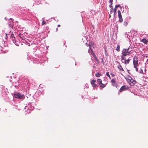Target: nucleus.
I'll return each mask as SVG.
<instances>
[{"mask_svg": "<svg viewBox=\"0 0 148 148\" xmlns=\"http://www.w3.org/2000/svg\"><path fill=\"white\" fill-rule=\"evenodd\" d=\"M116 10H117V8H115L113 10L114 12V17L115 16L116 14Z\"/></svg>", "mask_w": 148, "mask_h": 148, "instance_id": "obj_17", "label": "nucleus"}, {"mask_svg": "<svg viewBox=\"0 0 148 148\" xmlns=\"http://www.w3.org/2000/svg\"><path fill=\"white\" fill-rule=\"evenodd\" d=\"M138 60L136 56H135L133 58V63L134 66H138Z\"/></svg>", "mask_w": 148, "mask_h": 148, "instance_id": "obj_2", "label": "nucleus"}, {"mask_svg": "<svg viewBox=\"0 0 148 148\" xmlns=\"http://www.w3.org/2000/svg\"><path fill=\"white\" fill-rule=\"evenodd\" d=\"M111 14H110V15H109V18H110V17H111Z\"/></svg>", "mask_w": 148, "mask_h": 148, "instance_id": "obj_35", "label": "nucleus"}, {"mask_svg": "<svg viewBox=\"0 0 148 148\" xmlns=\"http://www.w3.org/2000/svg\"><path fill=\"white\" fill-rule=\"evenodd\" d=\"M97 82L101 87L104 88L106 86V84H103L102 83V80L100 79H97Z\"/></svg>", "mask_w": 148, "mask_h": 148, "instance_id": "obj_4", "label": "nucleus"}, {"mask_svg": "<svg viewBox=\"0 0 148 148\" xmlns=\"http://www.w3.org/2000/svg\"><path fill=\"white\" fill-rule=\"evenodd\" d=\"M60 24H59L58 25V27H60Z\"/></svg>", "mask_w": 148, "mask_h": 148, "instance_id": "obj_34", "label": "nucleus"}, {"mask_svg": "<svg viewBox=\"0 0 148 148\" xmlns=\"http://www.w3.org/2000/svg\"><path fill=\"white\" fill-rule=\"evenodd\" d=\"M112 85L114 86H116V82H115V83H112Z\"/></svg>", "mask_w": 148, "mask_h": 148, "instance_id": "obj_31", "label": "nucleus"}, {"mask_svg": "<svg viewBox=\"0 0 148 148\" xmlns=\"http://www.w3.org/2000/svg\"><path fill=\"white\" fill-rule=\"evenodd\" d=\"M132 79H133L132 78L130 77H128L126 79V80L127 82L130 81V80H132Z\"/></svg>", "mask_w": 148, "mask_h": 148, "instance_id": "obj_18", "label": "nucleus"}, {"mask_svg": "<svg viewBox=\"0 0 148 148\" xmlns=\"http://www.w3.org/2000/svg\"><path fill=\"white\" fill-rule=\"evenodd\" d=\"M130 59H128L127 60H126L125 58V61L124 62V64H127L129 63Z\"/></svg>", "mask_w": 148, "mask_h": 148, "instance_id": "obj_14", "label": "nucleus"}, {"mask_svg": "<svg viewBox=\"0 0 148 148\" xmlns=\"http://www.w3.org/2000/svg\"><path fill=\"white\" fill-rule=\"evenodd\" d=\"M129 88L128 86L127 85H124L122 86L120 89L119 91L120 92H122L123 91H125L127 90Z\"/></svg>", "mask_w": 148, "mask_h": 148, "instance_id": "obj_5", "label": "nucleus"}, {"mask_svg": "<svg viewBox=\"0 0 148 148\" xmlns=\"http://www.w3.org/2000/svg\"><path fill=\"white\" fill-rule=\"evenodd\" d=\"M101 75L99 73H97L95 74V76L97 77H99Z\"/></svg>", "mask_w": 148, "mask_h": 148, "instance_id": "obj_21", "label": "nucleus"}, {"mask_svg": "<svg viewBox=\"0 0 148 148\" xmlns=\"http://www.w3.org/2000/svg\"><path fill=\"white\" fill-rule=\"evenodd\" d=\"M113 0H109L108 2L110 3V4L112 5L113 3Z\"/></svg>", "mask_w": 148, "mask_h": 148, "instance_id": "obj_26", "label": "nucleus"}, {"mask_svg": "<svg viewBox=\"0 0 148 148\" xmlns=\"http://www.w3.org/2000/svg\"><path fill=\"white\" fill-rule=\"evenodd\" d=\"M118 7H120L121 8H122V7L120 5H115V8H117Z\"/></svg>", "mask_w": 148, "mask_h": 148, "instance_id": "obj_24", "label": "nucleus"}, {"mask_svg": "<svg viewBox=\"0 0 148 148\" xmlns=\"http://www.w3.org/2000/svg\"><path fill=\"white\" fill-rule=\"evenodd\" d=\"M18 35L19 36L22 40H24L25 38V37L23 34H20Z\"/></svg>", "mask_w": 148, "mask_h": 148, "instance_id": "obj_15", "label": "nucleus"}, {"mask_svg": "<svg viewBox=\"0 0 148 148\" xmlns=\"http://www.w3.org/2000/svg\"><path fill=\"white\" fill-rule=\"evenodd\" d=\"M111 82L112 83H115V82H116V81L115 80V79L114 78L112 79L111 80Z\"/></svg>", "mask_w": 148, "mask_h": 148, "instance_id": "obj_23", "label": "nucleus"}, {"mask_svg": "<svg viewBox=\"0 0 148 148\" xmlns=\"http://www.w3.org/2000/svg\"><path fill=\"white\" fill-rule=\"evenodd\" d=\"M106 75L109 77V78L111 79V77L109 73L108 72H107L106 73Z\"/></svg>", "mask_w": 148, "mask_h": 148, "instance_id": "obj_22", "label": "nucleus"}, {"mask_svg": "<svg viewBox=\"0 0 148 148\" xmlns=\"http://www.w3.org/2000/svg\"><path fill=\"white\" fill-rule=\"evenodd\" d=\"M123 25L125 26H127V22L126 21L124 22L123 23Z\"/></svg>", "mask_w": 148, "mask_h": 148, "instance_id": "obj_27", "label": "nucleus"}, {"mask_svg": "<svg viewBox=\"0 0 148 148\" xmlns=\"http://www.w3.org/2000/svg\"><path fill=\"white\" fill-rule=\"evenodd\" d=\"M93 87H97V85L96 84H95L92 85Z\"/></svg>", "mask_w": 148, "mask_h": 148, "instance_id": "obj_28", "label": "nucleus"}, {"mask_svg": "<svg viewBox=\"0 0 148 148\" xmlns=\"http://www.w3.org/2000/svg\"><path fill=\"white\" fill-rule=\"evenodd\" d=\"M134 67L136 71H138V66H134Z\"/></svg>", "mask_w": 148, "mask_h": 148, "instance_id": "obj_30", "label": "nucleus"}, {"mask_svg": "<svg viewBox=\"0 0 148 148\" xmlns=\"http://www.w3.org/2000/svg\"><path fill=\"white\" fill-rule=\"evenodd\" d=\"M10 38L11 40L12 41L13 43H14V44L16 42L15 38L12 33L11 34L10 36Z\"/></svg>", "mask_w": 148, "mask_h": 148, "instance_id": "obj_9", "label": "nucleus"}, {"mask_svg": "<svg viewBox=\"0 0 148 148\" xmlns=\"http://www.w3.org/2000/svg\"><path fill=\"white\" fill-rule=\"evenodd\" d=\"M118 17L119 18V22L120 23H121L123 22V21L121 13V11L120 10H118Z\"/></svg>", "mask_w": 148, "mask_h": 148, "instance_id": "obj_7", "label": "nucleus"}, {"mask_svg": "<svg viewBox=\"0 0 148 148\" xmlns=\"http://www.w3.org/2000/svg\"><path fill=\"white\" fill-rule=\"evenodd\" d=\"M109 7L110 8V14H112L113 12V10L114 9L113 8V6H112V5L110 4Z\"/></svg>", "mask_w": 148, "mask_h": 148, "instance_id": "obj_13", "label": "nucleus"}, {"mask_svg": "<svg viewBox=\"0 0 148 148\" xmlns=\"http://www.w3.org/2000/svg\"><path fill=\"white\" fill-rule=\"evenodd\" d=\"M96 82V81L95 80H93L91 81L90 83L92 85L93 84H95V83Z\"/></svg>", "mask_w": 148, "mask_h": 148, "instance_id": "obj_20", "label": "nucleus"}, {"mask_svg": "<svg viewBox=\"0 0 148 148\" xmlns=\"http://www.w3.org/2000/svg\"><path fill=\"white\" fill-rule=\"evenodd\" d=\"M95 68V66L94 65L93 66V68Z\"/></svg>", "mask_w": 148, "mask_h": 148, "instance_id": "obj_36", "label": "nucleus"}, {"mask_svg": "<svg viewBox=\"0 0 148 148\" xmlns=\"http://www.w3.org/2000/svg\"><path fill=\"white\" fill-rule=\"evenodd\" d=\"M56 31H57L58 30V28H56Z\"/></svg>", "mask_w": 148, "mask_h": 148, "instance_id": "obj_37", "label": "nucleus"}, {"mask_svg": "<svg viewBox=\"0 0 148 148\" xmlns=\"http://www.w3.org/2000/svg\"><path fill=\"white\" fill-rule=\"evenodd\" d=\"M46 24V22L45 21H42V25H43L44 24Z\"/></svg>", "mask_w": 148, "mask_h": 148, "instance_id": "obj_29", "label": "nucleus"}, {"mask_svg": "<svg viewBox=\"0 0 148 148\" xmlns=\"http://www.w3.org/2000/svg\"><path fill=\"white\" fill-rule=\"evenodd\" d=\"M121 61L123 63H124V62L125 61V58L123 56H121Z\"/></svg>", "mask_w": 148, "mask_h": 148, "instance_id": "obj_16", "label": "nucleus"}, {"mask_svg": "<svg viewBox=\"0 0 148 148\" xmlns=\"http://www.w3.org/2000/svg\"><path fill=\"white\" fill-rule=\"evenodd\" d=\"M110 75L112 77H114V74L112 73H111Z\"/></svg>", "mask_w": 148, "mask_h": 148, "instance_id": "obj_32", "label": "nucleus"}, {"mask_svg": "<svg viewBox=\"0 0 148 148\" xmlns=\"http://www.w3.org/2000/svg\"><path fill=\"white\" fill-rule=\"evenodd\" d=\"M93 45V48H94V45Z\"/></svg>", "mask_w": 148, "mask_h": 148, "instance_id": "obj_38", "label": "nucleus"}, {"mask_svg": "<svg viewBox=\"0 0 148 148\" xmlns=\"http://www.w3.org/2000/svg\"><path fill=\"white\" fill-rule=\"evenodd\" d=\"M118 68L119 69V71H124L122 66H121V64H119L118 66Z\"/></svg>", "mask_w": 148, "mask_h": 148, "instance_id": "obj_12", "label": "nucleus"}, {"mask_svg": "<svg viewBox=\"0 0 148 148\" xmlns=\"http://www.w3.org/2000/svg\"><path fill=\"white\" fill-rule=\"evenodd\" d=\"M141 41L145 44H147L148 42V40H147L145 38L143 39Z\"/></svg>", "mask_w": 148, "mask_h": 148, "instance_id": "obj_11", "label": "nucleus"}, {"mask_svg": "<svg viewBox=\"0 0 148 148\" xmlns=\"http://www.w3.org/2000/svg\"><path fill=\"white\" fill-rule=\"evenodd\" d=\"M9 25L10 27L12 28H13V21L14 20L12 18H10L9 19Z\"/></svg>", "mask_w": 148, "mask_h": 148, "instance_id": "obj_8", "label": "nucleus"}, {"mask_svg": "<svg viewBox=\"0 0 148 148\" xmlns=\"http://www.w3.org/2000/svg\"><path fill=\"white\" fill-rule=\"evenodd\" d=\"M132 50V48L129 47L127 49H124L122 50L121 56L125 57L130 55Z\"/></svg>", "mask_w": 148, "mask_h": 148, "instance_id": "obj_1", "label": "nucleus"}, {"mask_svg": "<svg viewBox=\"0 0 148 148\" xmlns=\"http://www.w3.org/2000/svg\"><path fill=\"white\" fill-rule=\"evenodd\" d=\"M89 48L90 49L91 52L93 53V57L94 58V59L95 60L97 61V63H98V64H99V61L98 60L97 58L96 57V55L93 53V50L91 48L90 46V45H89Z\"/></svg>", "mask_w": 148, "mask_h": 148, "instance_id": "obj_6", "label": "nucleus"}, {"mask_svg": "<svg viewBox=\"0 0 148 148\" xmlns=\"http://www.w3.org/2000/svg\"><path fill=\"white\" fill-rule=\"evenodd\" d=\"M120 47L119 45H117V48L116 49V50L117 51H120Z\"/></svg>", "mask_w": 148, "mask_h": 148, "instance_id": "obj_19", "label": "nucleus"}, {"mask_svg": "<svg viewBox=\"0 0 148 148\" xmlns=\"http://www.w3.org/2000/svg\"><path fill=\"white\" fill-rule=\"evenodd\" d=\"M131 86H134L136 83V82L133 79H132L130 81L127 82Z\"/></svg>", "mask_w": 148, "mask_h": 148, "instance_id": "obj_10", "label": "nucleus"}, {"mask_svg": "<svg viewBox=\"0 0 148 148\" xmlns=\"http://www.w3.org/2000/svg\"><path fill=\"white\" fill-rule=\"evenodd\" d=\"M145 73H144V74L146 73V68L145 69Z\"/></svg>", "mask_w": 148, "mask_h": 148, "instance_id": "obj_33", "label": "nucleus"}, {"mask_svg": "<svg viewBox=\"0 0 148 148\" xmlns=\"http://www.w3.org/2000/svg\"><path fill=\"white\" fill-rule=\"evenodd\" d=\"M139 73H140L141 74H144V73L143 69H140V71H139Z\"/></svg>", "mask_w": 148, "mask_h": 148, "instance_id": "obj_25", "label": "nucleus"}, {"mask_svg": "<svg viewBox=\"0 0 148 148\" xmlns=\"http://www.w3.org/2000/svg\"><path fill=\"white\" fill-rule=\"evenodd\" d=\"M14 96L15 98L20 99H23L25 97L24 95H21L20 93L15 94Z\"/></svg>", "mask_w": 148, "mask_h": 148, "instance_id": "obj_3", "label": "nucleus"}]
</instances>
